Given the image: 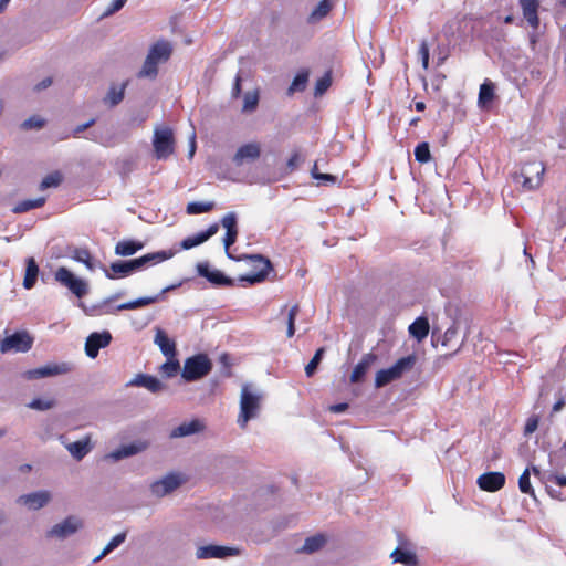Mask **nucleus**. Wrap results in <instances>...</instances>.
<instances>
[{
  "mask_svg": "<svg viewBox=\"0 0 566 566\" xmlns=\"http://www.w3.org/2000/svg\"><path fill=\"white\" fill-rule=\"evenodd\" d=\"M175 251H157L145 254L140 258L129 261H116L109 265V270H105L106 277L114 280L116 276H127L128 274L138 271L148 265H155L166 260L171 259Z\"/></svg>",
  "mask_w": 566,
  "mask_h": 566,
  "instance_id": "nucleus-1",
  "label": "nucleus"
},
{
  "mask_svg": "<svg viewBox=\"0 0 566 566\" xmlns=\"http://www.w3.org/2000/svg\"><path fill=\"white\" fill-rule=\"evenodd\" d=\"M263 397V392L252 384L242 385L240 395V412L238 416V424L241 429H245L248 422L259 416Z\"/></svg>",
  "mask_w": 566,
  "mask_h": 566,
  "instance_id": "nucleus-2",
  "label": "nucleus"
},
{
  "mask_svg": "<svg viewBox=\"0 0 566 566\" xmlns=\"http://www.w3.org/2000/svg\"><path fill=\"white\" fill-rule=\"evenodd\" d=\"M417 363L415 355H409L398 359L391 367L380 369L376 373L375 387L382 388L388 384L400 379L406 373L410 371Z\"/></svg>",
  "mask_w": 566,
  "mask_h": 566,
  "instance_id": "nucleus-3",
  "label": "nucleus"
},
{
  "mask_svg": "<svg viewBox=\"0 0 566 566\" xmlns=\"http://www.w3.org/2000/svg\"><path fill=\"white\" fill-rule=\"evenodd\" d=\"M212 369V361L206 354L188 357L184 363L181 377L190 382L206 377Z\"/></svg>",
  "mask_w": 566,
  "mask_h": 566,
  "instance_id": "nucleus-4",
  "label": "nucleus"
},
{
  "mask_svg": "<svg viewBox=\"0 0 566 566\" xmlns=\"http://www.w3.org/2000/svg\"><path fill=\"white\" fill-rule=\"evenodd\" d=\"M249 260L251 262V265L253 268V271L251 273H248L245 275H241L239 277L240 282H247L249 284H256L265 281L268 277L270 271L272 270V263L269 259L264 258L261 254H251V255H243L239 258L238 260Z\"/></svg>",
  "mask_w": 566,
  "mask_h": 566,
  "instance_id": "nucleus-5",
  "label": "nucleus"
},
{
  "mask_svg": "<svg viewBox=\"0 0 566 566\" xmlns=\"http://www.w3.org/2000/svg\"><path fill=\"white\" fill-rule=\"evenodd\" d=\"M84 527V521L77 515H69L63 521L54 524L48 532L46 537L60 541L76 534Z\"/></svg>",
  "mask_w": 566,
  "mask_h": 566,
  "instance_id": "nucleus-6",
  "label": "nucleus"
},
{
  "mask_svg": "<svg viewBox=\"0 0 566 566\" xmlns=\"http://www.w3.org/2000/svg\"><path fill=\"white\" fill-rule=\"evenodd\" d=\"M54 279L69 289L76 297L82 298L88 293V283L75 276L67 268L61 266L54 273Z\"/></svg>",
  "mask_w": 566,
  "mask_h": 566,
  "instance_id": "nucleus-7",
  "label": "nucleus"
},
{
  "mask_svg": "<svg viewBox=\"0 0 566 566\" xmlns=\"http://www.w3.org/2000/svg\"><path fill=\"white\" fill-rule=\"evenodd\" d=\"M153 145L157 159L168 158L174 153L175 146L172 130L169 127L155 129Z\"/></svg>",
  "mask_w": 566,
  "mask_h": 566,
  "instance_id": "nucleus-8",
  "label": "nucleus"
},
{
  "mask_svg": "<svg viewBox=\"0 0 566 566\" xmlns=\"http://www.w3.org/2000/svg\"><path fill=\"white\" fill-rule=\"evenodd\" d=\"M33 344V338L28 332H15L12 335L4 337L0 343L1 353H25Z\"/></svg>",
  "mask_w": 566,
  "mask_h": 566,
  "instance_id": "nucleus-9",
  "label": "nucleus"
},
{
  "mask_svg": "<svg viewBox=\"0 0 566 566\" xmlns=\"http://www.w3.org/2000/svg\"><path fill=\"white\" fill-rule=\"evenodd\" d=\"M545 167L542 163L532 161L525 164L521 169L522 185L526 190H534L539 187L543 180Z\"/></svg>",
  "mask_w": 566,
  "mask_h": 566,
  "instance_id": "nucleus-10",
  "label": "nucleus"
},
{
  "mask_svg": "<svg viewBox=\"0 0 566 566\" xmlns=\"http://www.w3.org/2000/svg\"><path fill=\"white\" fill-rule=\"evenodd\" d=\"M240 549L237 547L221 546V545H203L199 546L196 551V557L198 559H224L230 556H238Z\"/></svg>",
  "mask_w": 566,
  "mask_h": 566,
  "instance_id": "nucleus-11",
  "label": "nucleus"
},
{
  "mask_svg": "<svg viewBox=\"0 0 566 566\" xmlns=\"http://www.w3.org/2000/svg\"><path fill=\"white\" fill-rule=\"evenodd\" d=\"M72 370V366L69 363L50 364L41 366L39 368L30 369L23 373V378L28 380L41 379L57 375H64Z\"/></svg>",
  "mask_w": 566,
  "mask_h": 566,
  "instance_id": "nucleus-12",
  "label": "nucleus"
},
{
  "mask_svg": "<svg viewBox=\"0 0 566 566\" xmlns=\"http://www.w3.org/2000/svg\"><path fill=\"white\" fill-rule=\"evenodd\" d=\"M181 483L182 479L180 474L174 472L168 473L150 484V492L157 497H164L178 489Z\"/></svg>",
  "mask_w": 566,
  "mask_h": 566,
  "instance_id": "nucleus-13",
  "label": "nucleus"
},
{
  "mask_svg": "<svg viewBox=\"0 0 566 566\" xmlns=\"http://www.w3.org/2000/svg\"><path fill=\"white\" fill-rule=\"evenodd\" d=\"M112 342V334L108 331L91 333L85 342V354L94 359L99 349L107 347Z\"/></svg>",
  "mask_w": 566,
  "mask_h": 566,
  "instance_id": "nucleus-14",
  "label": "nucleus"
},
{
  "mask_svg": "<svg viewBox=\"0 0 566 566\" xmlns=\"http://www.w3.org/2000/svg\"><path fill=\"white\" fill-rule=\"evenodd\" d=\"M261 146L258 143H249L238 148L232 161L235 166L241 167L245 164H252L260 158Z\"/></svg>",
  "mask_w": 566,
  "mask_h": 566,
  "instance_id": "nucleus-15",
  "label": "nucleus"
},
{
  "mask_svg": "<svg viewBox=\"0 0 566 566\" xmlns=\"http://www.w3.org/2000/svg\"><path fill=\"white\" fill-rule=\"evenodd\" d=\"M51 501V493L42 490L28 494L20 495L17 499V503L27 506L29 510L38 511Z\"/></svg>",
  "mask_w": 566,
  "mask_h": 566,
  "instance_id": "nucleus-16",
  "label": "nucleus"
},
{
  "mask_svg": "<svg viewBox=\"0 0 566 566\" xmlns=\"http://www.w3.org/2000/svg\"><path fill=\"white\" fill-rule=\"evenodd\" d=\"M197 272L200 276L206 277L211 284L233 286L234 282L232 279L226 276L219 270H210L208 262H200L197 264Z\"/></svg>",
  "mask_w": 566,
  "mask_h": 566,
  "instance_id": "nucleus-17",
  "label": "nucleus"
},
{
  "mask_svg": "<svg viewBox=\"0 0 566 566\" xmlns=\"http://www.w3.org/2000/svg\"><path fill=\"white\" fill-rule=\"evenodd\" d=\"M149 447V443L145 440H136L129 444L122 446L116 450L112 451L107 454V458L113 461H119L125 458L133 457L145 451Z\"/></svg>",
  "mask_w": 566,
  "mask_h": 566,
  "instance_id": "nucleus-18",
  "label": "nucleus"
},
{
  "mask_svg": "<svg viewBox=\"0 0 566 566\" xmlns=\"http://www.w3.org/2000/svg\"><path fill=\"white\" fill-rule=\"evenodd\" d=\"M479 488L488 492H496L505 484V475L502 472H486L478 478Z\"/></svg>",
  "mask_w": 566,
  "mask_h": 566,
  "instance_id": "nucleus-19",
  "label": "nucleus"
},
{
  "mask_svg": "<svg viewBox=\"0 0 566 566\" xmlns=\"http://www.w3.org/2000/svg\"><path fill=\"white\" fill-rule=\"evenodd\" d=\"M128 386L143 387L153 394L164 390L165 385L155 376L147 374H137L129 382Z\"/></svg>",
  "mask_w": 566,
  "mask_h": 566,
  "instance_id": "nucleus-20",
  "label": "nucleus"
},
{
  "mask_svg": "<svg viewBox=\"0 0 566 566\" xmlns=\"http://www.w3.org/2000/svg\"><path fill=\"white\" fill-rule=\"evenodd\" d=\"M462 328V322L460 319H454L452 325L447 328L442 336L441 344L444 347H457L455 350L460 348L465 338V334L462 338H460V332Z\"/></svg>",
  "mask_w": 566,
  "mask_h": 566,
  "instance_id": "nucleus-21",
  "label": "nucleus"
},
{
  "mask_svg": "<svg viewBox=\"0 0 566 566\" xmlns=\"http://www.w3.org/2000/svg\"><path fill=\"white\" fill-rule=\"evenodd\" d=\"M154 344L157 345L161 354L166 357H176V343L168 337L166 332L160 327H155Z\"/></svg>",
  "mask_w": 566,
  "mask_h": 566,
  "instance_id": "nucleus-22",
  "label": "nucleus"
},
{
  "mask_svg": "<svg viewBox=\"0 0 566 566\" xmlns=\"http://www.w3.org/2000/svg\"><path fill=\"white\" fill-rule=\"evenodd\" d=\"M378 356L374 353H367L365 354L360 361L355 366L352 375H350V381L353 384L360 382L367 371L370 369V367L377 361Z\"/></svg>",
  "mask_w": 566,
  "mask_h": 566,
  "instance_id": "nucleus-23",
  "label": "nucleus"
},
{
  "mask_svg": "<svg viewBox=\"0 0 566 566\" xmlns=\"http://www.w3.org/2000/svg\"><path fill=\"white\" fill-rule=\"evenodd\" d=\"M219 231V224L213 223L209 226V228L206 231L199 232L192 237H188L184 239L180 243L181 249L189 250L197 245L202 244L207 240H209L211 237H213Z\"/></svg>",
  "mask_w": 566,
  "mask_h": 566,
  "instance_id": "nucleus-24",
  "label": "nucleus"
},
{
  "mask_svg": "<svg viewBox=\"0 0 566 566\" xmlns=\"http://www.w3.org/2000/svg\"><path fill=\"white\" fill-rule=\"evenodd\" d=\"M175 287H176V285L167 286L157 295L144 296V297H139V298L134 300V301L122 303V304H119L117 306V311L136 310V308H140V307H144V306L150 305L153 303H156V302H158L163 297V295L166 292L171 291Z\"/></svg>",
  "mask_w": 566,
  "mask_h": 566,
  "instance_id": "nucleus-25",
  "label": "nucleus"
},
{
  "mask_svg": "<svg viewBox=\"0 0 566 566\" xmlns=\"http://www.w3.org/2000/svg\"><path fill=\"white\" fill-rule=\"evenodd\" d=\"M175 287H176V285L167 286L157 295L144 296V297H139V298L134 300V301L122 303V304H119L117 306V311L136 310V308H140V307H144V306L150 305L153 303H156V302H158L163 297V295L166 292L171 291Z\"/></svg>",
  "mask_w": 566,
  "mask_h": 566,
  "instance_id": "nucleus-26",
  "label": "nucleus"
},
{
  "mask_svg": "<svg viewBox=\"0 0 566 566\" xmlns=\"http://www.w3.org/2000/svg\"><path fill=\"white\" fill-rule=\"evenodd\" d=\"M205 429V424L198 420L193 419L189 422H182L170 432V438H182L188 437L195 433H199Z\"/></svg>",
  "mask_w": 566,
  "mask_h": 566,
  "instance_id": "nucleus-27",
  "label": "nucleus"
},
{
  "mask_svg": "<svg viewBox=\"0 0 566 566\" xmlns=\"http://www.w3.org/2000/svg\"><path fill=\"white\" fill-rule=\"evenodd\" d=\"M171 52H172L171 44L168 41L160 40V41H157L149 49L147 56L157 61L158 63H164L169 60Z\"/></svg>",
  "mask_w": 566,
  "mask_h": 566,
  "instance_id": "nucleus-28",
  "label": "nucleus"
},
{
  "mask_svg": "<svg viewBox=\"0 0 566 566\" xmlns=\"http://www.w3.org/2000/svg\"><path fill=\"white\" fill-rule=\"evenodd\" d=\"M520 4L523 10V15L528 24L537 29L539 24V19L537 15V10L539 7L538 0H520Z\"/></svg>",
  "mask_w": 566,
  "mask_h": 566,
  "instance_id": "nucleus-29",
  "label": "nucleus"
},
{
  "mask_svg": "<svg viewBox=\"0 0 566 566\" xmlns=\"http://www.w3.org/2000/svg\"><path fill=\"white\" fill-rule=\"evenodd\" d=\"M65 448L75 460L80 461L92 450L91 438L86 436L82 440L65 443Z\"/></svg>",
  "mask_w": 566,
  "mask_h": 566,
  "instance_id": "nucleus-30",
  "label": "nucleus"
},
{
  "mask_svg": "<svg viewBox=\"0 0 566 566\" xmlns=\"http://www.w3.org/2000/svg\"><path fill=\"white\" fill-rule=\"evenodd\" d=\"M543 480L546 483V490H547L548 494L554 499L562 500L563 499L562 493L558 492L557 490H555L553 484L560 486V488L566 486V475L548 473V474L543 475Z\"/></svg>",
  "mask_w": 566,
  "mask_h": 566,
  "instance_id": "nucleus-31",
  "label": "nucleus"
},
{
  "mask_svg": "<svg viewBox=\"0 0 566 566\" xmlns=\"http://www.w3.org/2000/svg\"><path fill=\"white\" fill-rule=\"evenodd\" d=\"M390 557L392 558L394 563H400L405 566H418L419 560L415 552L409 549H403L401 547L395 548Z\"/></svg>",
  "mask_w": 566,
  "mask_h": 566,
  "instance_id": "nucleus-32",
  "label": "nucleus"
},
{
  "mask_svg": "<svg viewBox=\"0 0 566 566\" xmlns=\"http://www.w3.org/2000/svg\"><path fill=\"white\" fill-rule=\"evenodd\" d=\"M333 9L331 0H322L308 14L306 21L308 24H316L326 18Z\"/></svg>",
  "mask_w": 566,
  "mask_h": 566,
  "instance_id": "nucleus-33",
  "label": "nucleus"
},
{
  "mask_svg": "<svg viewBox=\"0 0 566 566\" xmlns=\"http://www.w3.org/2000/svg\"><path fill=\"white\" fill-rule=\"evenodd\" d=\"M144 248V243L137 240H122L115 245V254L120 256H129Z\"/></svg>",
  "mask_w": 566,
  "mask_h": 566,
  "instance_id": "nucleus-34",
  "label": "nucleus"
},
{
  "mask_svg": "<svg viewBox=\"0 0 566 566\" xmlns=\"http://www.w3.org/2000/svg\"><path fill=\"white\" fill-rule=\"evenodd\" d=\"M429 322L426 317H418L410 326L409 333L412 337H415L418 342L424 339L429 334Z\"/></svg>",
  "mask_w": 566,
  "mask_h": 566,
  "instance_id": "nucleus-35",
  "label": "nucleus"
},
{
  "mask_svg": "<svg viewBox=\"0 0 566 566\" xmlns=\"http://www.w3.org/2000/svg\"><path fill=\"white\" fill-rule=\"evenodd\" d=\"M39 266L33 258L27 260L25 274L23 279V287L31 290L38 280Z\"/></svg>",
  "mask_w": 566,
  "mask_h": 566,
  "instance_id": "nucleus-36",
  "label": "nucleus"
},
{
  "mask_svg": "<svg viewBox=\"0 0 566 566\" xmlns=\"http://www.w3.org/2000/svg\"><path fill=\"white\" fill-rule=\"evenodd\" d=\"M127 83H123L120 86L112 85L104 97V103L109 107L118 105L125 96V88Z\"/></svg>",
  "mask_w": 566,
  "mask_h": 566,
  "instance_id": "nucleus-37",
  "label": "nucleus"
},
{
  "mask_svg": "<svg viewBox=\"0 0 566 566\" xmlns=\"http://www.w3.org/2000/svg\"><path fill=\"white\" fill-rule=\"evenodd\" d=\"M325 544L326 537L323 534H316L305 539L301 552L312 554L319 551Z\"/></svg>",
  "mask_w": 566,
  "mask_h": 566,
  "instance_id": "nucleus-38",
  "label": "nucleus"
},
{
  "mask_svg": "<svg viewBox=\"0 0 566 566\" xmlns=\"http://www.w3.org/2000/svg\"><path fill=\"white\" fill-rule=\"evenodd\" d=\"M45 203L44 197H39L36 199H28L22 200L18 205H15L12 209V212L14 213H24L32 209H36L42 207Z\"/></svg>",
  "mask_w": 566,
  "mask_h": 566,
  "instance_id": "nucleus-39",
  "label": "nucleus"
},
{
  "mask_svg": "<svg viewBox=\"0 0 566 566\" xmlns=\"http://www.w3.org/2000/svg\"><path fill=\"white\" fill-rule=\"evenodd\" d=\"M307 81H308V72L307 71H302V72L297 73L287 90V94L293 95L295 92H303L306 88Z\"/></svg>",
  "mask_w": 566,
  "mask_h": 566,
  "instance_id": "nucleus-40",
  "label": "nucleus"
},
{
  "mask_svg": "<svg viewBox=\"0 0 566 566\" xmlns=\"http://www.w3.org/2000/svg\"><path fill=\"white\" fill-rule=\"evenodd\" d=\"M71 258L77 262L83 263L88 270L93 271L92 256L87 249L74 248L72 249Z\"/></svg>",
  "mask_w": 566,
  "mask_h": 566,
  "instance_id": "nucleus-41",
  "label": "nucleus"
},
{
  "mask_svg": "<svg viewBox=\"0 0 566 566\" xmlns=\"http://www.w3.org/2000/svg\"><path fill=\"white\" fill-rule=\"evenodd\" d=\"M158 62L146 56L142 70L138 72V77L155 78L158 74Z\"/></svg>",
  "mask_w": 566,
  "mask_h": 566,
  "instance_id": "nucleus-42",
  "label": "nucleus"
},
{
  "mask_svg": "<svg viewBox=\"0 0 566 566\" xmlns=\"http://www.w3.org/2000/svg\"><path fill=\"white\" fill-rule=\"evenodd\" d=\"M494 98V85L491 82H484L480 86L479 92V104L481 106H486L490 104Z\"/></svg>",
  "mask_w": 566,
  "mask_h": 566,
  "instance_id": "nucleus-43",
  "label": "nucleus"
},
{
  "mask_svg": "<svg viewBox=\"0 0 566 566\" xmlns=\"http://www.w3.org/2000/svg\"><path fill=\"white\" fill-rule=\"evenodd\" d=\"M324 354H325L324 347H321L315 352L313 358L305 366V374L307 377H312L316 373V369H317L319 363L322 361Z\"/></svg>",
  "mask_w": 566,
  "mask_h": 566,
  "instance_id": "nucleus-44",
  "label": "nucleus"
},
{
  "mask_svg": "<svg viewBox=\"0 0 566 566\" xmlns=\"http://www.w3.org/2000/svg\"><path fill=\"white\" fill-rule=\"evenodd\" d=\"M213 207V202L192 201L187 205L186 211L188 214H199L212 210Z\"/></svg>",
  "mask_w": 566,
  "mask_h": 566,
  "instance_id": "nucleus-45",
  "label": "nucleus"
},
{
  "mask_svg": "<svg viewBox=\"0 0 566 566\" xmlns=\"http://www.w3.org/2000/svg\"><path fill=\"white\" fill-rule=\"evenodd\" d=\"M332 85V74L331 72H326L322 77H319L315 83L314 95L322 96Z\"/></svg>",
  "mask_w": 566,
  "mask_h": 566,
  "instance_id": "nucleus-46",
  "label": "nucleus"
},
{
  "mask_svg": "<svg viewBox=\"0 0 566 566\" xmlns=\"http://www.w3.org/2000/svg\"><path fill=\"white\" fill-rule=\"evenodd\" d=\"M415 158L420 164H426L431 159L429 144L423 142L415 148Z\"/></svg>",
  "mask_w": 566,
  "mask_h": 566,
  "instance_id": "nucleus-47",
  "label": "nucleus"
},
{
  "mask_svg": "<svg viewBox=\"0 0 566 566\" xmlns=\"http://www.w3.org/2000/svg\"><path fill=\"white\" fill-rule=\"evenodd\" d=\"M180 369V364L175 357H169L160 366V371L167 377H174Z\"/></svg>",
  "mask_w": 566,
  "mask_h": 566,
  "instance_id": "nucleus-48",
  "label": "nucleus"
},
{
  "mask_svg": "<svg viewBox=\"0 0 566 566\" xmlns=\"http://www.w3.org/2000/svg\"><path fill=\"white\" fill-rule=\"evenodd\" d=\"M127 536V532H122L117 535H115L103 548L102 556H107L111 552H113L115 548H117L119 545H122Z\"/></svg>",
  "mask_w": 566,
  "mask_h": 566,
  "instance_id": "nucleus-49",
  "label": "nucleus"
},
{
  "mask_svg": "<svg viewBox=\"0 0 566 566\" xmlns=\"http://www.w3.org/2000/svg\"><path fill=\"white\" fill-rule=\"evenodd\" d=\"M259 104V94L258 92H248L244 95V103L242 111L245 113H252L256 109Z\"/></svg>",
  "mask_w": 566,
  "mask_h": 566,
  "instance_id": "nucleus-50",
  "label": "nucleus"
},
{
  "mask_svg": "<svg viewBox=\"0 0 566 566\" xmlns=\"http://www.w3.org/2000/svg\"><path fill=\"white\" fill-rule=\"evenodd\" d=\"M518 488L522 493L534 496V489L530 480V468H526L518 479Z\"/></svg>",
  "mask_w": 566,
  "mask_h": 566,
  "instance_id": "nucleus-51",
  "label": "nucleus"
},
{
  "mask_svg": "<svg viewBox=\"0 0 566 566\" xmlns=\"http://www.w3.org/2000/svg\"><path fill=\"white\" fill-rule=\"evenodd\" d=\"M62 182V175L59 171L52 172L43 178L40 184V189L44 190L52 187H57Z\"/></svg>",
  "mask_w": 566,
  "mask_h": 566,
  "instance_id": "nucleus-52",
  "label": "nucleus"
},
{
  "mask_svg": "<svg viewBox=\"0 0 566 566\" xmlns=\"http://www.w3.org/2000/svg\"><path fill=\"white\" fill-rule=\"evenodd\" d=\"M45 125V120L38 116V115H33L29 118H27L22 124H21V128L24 129V130H29V129H41L43 128Z\"/></svg>",
  "mask_w": 566,
  "mask_h": 566,
  "instance_id": "nucleus-53",
  "label": "nucleus"
},
{
  "mask_svg": "<svg viewBox=\"0 0 566 566\" xmlns=\"http://www.w3.org/2000/svg\"><path fill=\"white\" fill-rule=\"evenodd\" d=\"M300 306L297 304L293 305L287 314V337H292L295 334V318L298 314Z\"/></svg>",
  "mask_w": 566,
  "mask_h": 566,
  "instance_id": "nucleus-54",
  "label": "nucleus"
},
{
  "mask_svg": "<svg viewBox=\"0 0 566 566\" xmlns=\"http://www.w3.org/2000/svg\"><path fill=\"white\" fill-rule=\"evenodd\" d=\"M55 406V401L53 399L44 400L41 398L33 399L28 407L33 410L45 411L52 409Z\"/></svg>",
  "mask_w": 566,
  "mask_h": 566,
  "instance_id": "nucleus-55",
  "label": "nucleus"
},
{
  "mask_svg": "<svg viewBox=\"0 0 566 566\" xmlns=\"http://www.w3.org/2000/svg\"><path fill=\"white\" fill-rule=\"evenodd\" d=\"M222 227L227 231L238 230L237 227V214L234 212L227 213L221 220Z\"/></svg>",
  "mask_w": 566,
  "mask_h": 566,
  "instance_id": "nucleus-56",
  "label": "nucleus"
},
{
  "mask_svg": "<svg viewBox=\"0 0 566 566\" xmlns=\"http://www.w3.org/2000/svg\"><path fill=\"white\" fill-rule=\"evenodd\" d=\"M237 237H238V230H231V231H226V235L223 238L226 253H227L228 258H230V259H233V256L229 252V248L235 242Z\"/></svg>",
  "mask_w": 566,
  "mask_h": 566,
  "instance_id": "nucleus-57",
  "label": "nucleus"
},
{
  "mask_svg": "<svg viewBox=\"0 0 566 566\" xmlns=\"http://www.w3.org/2000/svg\"><path fill=\"white\" fill-rule=\"evenodd\" d=\"M419 54L421 56L422 66L424 70L429 67V45L426 40L421 41L419 48Z\"/></svg>",
  "mask_w": 566,
  "mask_h": 566,
  "instance_id": "nucleus-58",
  "label": "nucleus"
},
{
  "mask_svg": "<svg viewBox=\"0 0 566 566\" xmlns=\"http://www.w3.org/2000/svg\"><path fill=\"white\" fill-rule=\"evenodd\" d=\"M127 0H113L112 3L106 8L103 17H109L115 12L119 11L126 3Z\"/></svg>",
  "mask_w": 566,
  "mask_h": 566,
  "instance_id": "nucleus-59",
  "label": "nucleus"
},
{
  "mask_svg": "<svg viewBox=\"0 0 566 566\" xmlns=\"http://www.w3.org/2000/svg\"><path fill=\"white\" fill-rule=\"evenodd\" d=\"M314 179L322 184H335L337 177L331 174L314 172Z\"/></svg>",
  "mask_w": 566,
  "mask_h": 566,
  "instance_id": "nucleus-60",
  "label": "nucleus"
},
{
  "mask_svg": "<svg viewBox=\"0 0 566 566\" xmlns=\"http://www.w3.org/2000/svg\"><path fill=\"white\" fill-rule=\"evenodd\" d=\"M301 161H302V158H301L300 154L297 151L294 153L286 163L287 170L294 171L295 169L298 168Z\"/></svg>",
  "mask_w": 566,
  "mask_h": 566,
  "instance_id": "nucleus-61",
  "label": "nucleus"
},
{
  "mask_svg": "<svg viewBox=\"0 0 566 566\" xmlns=\"http://www.w3.org/2000/svg\"><path fill=\"white\" fill-rule=\"evenodd\" d=\"M95 124V119L92 118L90 119L88 122L84 123V124H81L78 126H76L73 130V136L74 137H78V135L81 133H83L84 130H86L87 128L92 127L93 125Z\"/></svg>",
  "mask_w": 566,
  "mask_h": 566,
  "instance_id": "nucleus-62",
  "label": "nucleus"
},
{
  "mask_svg": "<svg viewBox=\"0 0 566 566\" xmlns=\"http://www.w3.org/2000/svg\"><path fill=\"white\" fill-rule=\"evenodd\" d=\"M52 83H53L52 78L48 76L34 86V91L41 92L43 90H46L48 87H50L52 85Z\"/></svg>",
  "mask_w": 566,
  "mask_h": 566,
  "instance_id": "nucleus-63",
  "label": "nucleus"
},
{
  "mask_svg": "<svg viewBox=\"0 0 566 566\" xmlns=\"http://www.w3.org/2000/svg\"><path fill=\"white\" fill-rule=\"evenodd\" d=\"M538 427V419L537 418H530L525 426V433H532L534 432Z\"/></svg>",
  "mask_w": 566,
  "mask_h": 566,
  "instance_id": "nucleus-64",
  "label": "nucleus"
}]
</instances>
